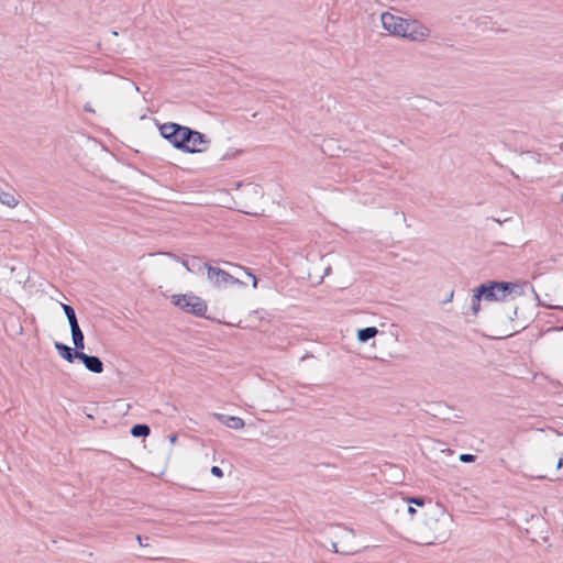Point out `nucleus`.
<instances>
[{"instance_id":"obj_14","label":"nucleus","mask_w":563,"mask_h":563,"mask_svg":"<svg viewBox=\"0 0 563 563\" xmlns=\"http://www.w3.org/2000/svg\"><path fill=\"white\" fill-rule=\"evenodd\" d=\"M130 433L134 438H146L151 433V428L145 423H136L131 428Z\"/></svg>"},{"instance_id":"obj_8","label":"nucleus","mask_w":563,"mask_h":563,"mask_svg":"<svg viewBox=\"0 0 563 563\" xmlns=\"http://www.w3.org/2000/svg\"><path fill=\"white\" fill-rule=\"evenodd\" d=\"M78 360L85 365L87 371L93 374H101L104 369L103 362L99 356L88 355L81 352Z\"/></svg>"},{"instance_id":"obj_9","label":"nucleus","mask_w":563,"mask_h":563,"mask_svg":"<svg viewBox=\"0 0 563 563\" xmlns=\"http://www.w3.org/2000/svg\"><path fill=\"white\" fill-rule=\"evenodd\" d=\"M54 346L59 356L68 363H74L76 360L79 358V355L81 354V351H79L78 349H73L59 341H56L54 343Z\"/></svg>"},{"instance_id":"obj_11","label":"nucleus","mask_w":563,"mask_h":563,"mask_svg":"<svg viewBox=\"0 0 563 563\" xmlns=\"http://www.w3.org/2000/svg\"><path fill=\"white\" fill-rule=\"evenodd\" d=\"M70 332H71V340H73V344H74L73 349H78L79 351L84 352L85 335H84V332L81 331L80 327L70 329Z\"/></svg>"},{"instance_id":"obj_28","label":"nucleus","mask_w":563,"mask_h":563,"mask_svg":"<svg viewBox=\"0 0 563 563\" xmlns=\"http://www.w3.org/2000/svg\"><path fill=\"white\" fill-rule=\"evenodd\" d=\"M85 111L86 112H93L92 108L89 104L85 106Z\"/></svg>"},{"instance_id":"obj_13","label":"nucleus","mask_w":563,"mask_h":563,"mask_svg":"<svg viewBox=\"0 0 563 563\" xmlns=\"http://www.w3.org/2000/svg\"><path fill=\"white\" fill-rule=\"evenodd\" d=\"M62 308L67 317L70 329L79 327L75 309L67 303H62Z\"/></svg>"},{"instance_id":"obj_1","label":"nucleus","mask_w":563,"mask_h":563,"mask_svg":"<svg viewBox=\"0 0 563 563\" xmlns=\"http://www.w3.org/2000/svg\"><path fill=\"white\" fill-rule=\"evenodd\" d=\"M192 262V268L188 267L189 261H183V265L187 268L189 272H202L203 269H207V277L208 280L216 287V288H223L228 285H243V283L225 272L224 269H221L217 266H212L210 263H203L201 260L197 256L191 257Z\"/></svg>"},{"instance_id":"obj_5","label":"nucleus","mask_w":563,"mask_h":563,"mask_svg":"<svg viewBox=\"0 0 563 563\" xmlns=\"http://www.w3.org/2000/svg\"><path fill=\"white\" fill-rule=\"evenodd\" d=\"M404 25L406 29L404 38L410 40L412 42H423L430 36L429 27L423 25L417 19H406L404 21Z\"/></svg>"},{"instance_id":"obj_26","label":"nucleus","mask_w":563,"mask_h":563,"mask_svg":"<svg viewBox=\"0 0 563 563\" xmlns=\"http://www.w3.org/2000/svg\"><path fill=\"white\" fill-rule=\"evenodd\" d=\"M453 296H454V290H451V291H450V294H449V295H446V299H445V300H443L442 302H443V303H446V302L452 301Z\"/></svg>"},{"instance_id":"obj_27","label":"nucleus","mask_w":563,"mask_h":563,"mask_svg":"<svg viewBox=\"0 0 563 563\" xmlns=\"http://www.w3.org/2000/svg\"><path fill=\"white\" fill-rule=\"evenodd\" d=\"M407 511L411 516L416 514V509L411 506V504H409Z\"/></svg>"},{"instance_id":"obj_4","label":"nucleus","mask_w":563,"mask_h":563,"mask_svg":"<svg viewBox=\"0 0 563 563\" xmlns=\"http://www.w3.org/2000/svg\"><path fill=\"white\" fill-rule=\"evenodd\" d=\"M479 294L484 295L486 301H503L510 295L512 285L506 284V282L488 280L478 285Z\"/></svg>"},{"instance_id":"obj_25","label":"nucleus","mask_w":563,"mask_h":563,"mask_svg":"<svg viewBox=\"0 0 563 563\" xmlns=\"http://www.w3.org/2000/svg\"><path fill=\"white\" fill-rule=\"evenodd\" d=\"M246 274L249 276H251L253 279V288H257V283H258L257 277L249 269L246 271Z\"/></svg>"},{"instance_id":"obj_6","label":"nucleus","mask_w":563,"mask_h":563,"mask_svg":"<svg viewBox=\"0 0 563 563\" xmlns=\"http://www.w3.org/2000/svg\"><path fill=\"white\" fill-rule=\"evenodd\" d=\"M405 20H406L405 18L394 15L390 12H384L380 15V21H382L383 27L389 34H391L394 36L402 37V38H404V35L406 34V29L404 25Z\"/></svg>"},{"instance_id":"obj_21","label":"nucleus","mask_w":563,"mask_h":563,"mask_svg":"<svg viewBox=\"0 0 563 563\" xmlns=\"http://www.w3.org/2000/svg\"><path fill=\"white\" fill-rule=\"evenodd\" d=\"M408 504H413L416 506L422 507L426 504V499L423 497H411L408 499Z\"/></svg>"},{"instance_id":"obj_12","label":"nucleus","mask_w":563,"mask_h":563,"mask_svg":"<svg viewBox=\"0 0 563 563\" xmlns=\"http://www.w3.org/2000/svg\"><path fill=\"white\" fill-rule=\"evenodd\" d=\"M377 333L378 329L376 327H366L357 331V340L362 343H365L375 338Z\"/></svg>"},{"instance_id":"obj_19","label":"nucleus","mask_w":563,"mask_h":563,"mask_svg":"<svg viewBox=\"0 0 563 563\" xmlns=\"http://www.w3.org/2000/svg\"><path fill=\"white\" fill-rule=\"evenodd\" d=\"M509 286L512 285V289H510V295L515 294L516 296H522L525 294V286L528 284L527 282H506Z\"/></svg>"},{"instance_id":"obj_7","label":"nucleus","mask_w":563,"mask_h":563,"mask_svg":"<svg viewBox=\"0 0 563 563\" xmlns=\"http://www.w3.org/2000/svg\"><path fill=\"white\" fill-rule=\"evenodd\" d=\"M183 131V125L174 122H167L159 126L161 135L167 140L175 148L177 147V141L179 134Z\"/></svg>"},{"instance_id":"obj_29","label":"nucleus","mask_w":563,"mask_h":563,"mask_svg":"<svg viewBox=\"0 0 563 563\" xmlns=\"http://www.w3.org/2000/svg\"><path fill=\"white\" fill-rule=\"evenodd\" d=\"M169 439H170V442H172V443H175V442H176V440H177V435H176V434H173V435H170V438H169Z\"/></svg>"},{"instance_id":"obj_17","label":"nucleus","mask_w":563,"mask_h":563,"mask_svg":"<svg viewBox=\"0 0 563 563\" xmlns=\"http://www.w3.org/2000/svg\"><path fill=\"white\" fill-rule=\"evenodd\" d=\"M532 292H533V298L537 300L538 306H541V307H544V308H548V309H555V310L563 311V306H558V305H552L550 302H544V300L541 299V297L539 296V294L536 291L534 288H532Z\"/></svg>"},{"instance_id":"obj_3","label":"nucleus","mask_w":563,"mask_h":563,"mask_svg":"<svg viewBox=\"0 0 563 563\" xmlns=\"http://www.w3.org/2000/svg\"><path fill=\"white\" fill-rule=\"evenodd\" d=\"M172 303L178 307L186 313H190L198 318H206L211 320L209 316H207V302L202 298L197 295L190 294H179L172 296Z\"/></svg>"},{"instance_id":"obj_23","label":"nucleus","mask_w":563,"mask_h":563,"mask_svg":"<svg viewBox=\"0 0 563 563\" xmlns=\"http://www.w3.org/2000/svg\"><path fill=\"white\" fill-rule=\"evenodd\" d=\"M136 539H137V541H139L141 547H148L150 545V543H148L150 538L148 537L142 538L141 536H136Z\"/></svg>"},{"instance_id":"obj_15","label":"nucleus","mask_w":563,"mask_h":563,"mask_svg":"<svg viewBox=\"0 0 563 563\" xmlns=\"http://www.w3.org/2000/svg\"><path fill=\"white\" fill-rule=\"evenodd\" d=\"M0 202L10 208H14L19 203V199L12 192L0 190Z\"/></svg>"},{"instance_id":"obj_24","label":"nucleus","mask_w":563,"mask_h":563,"mask_svg":"<svg viewBox=\"0 0 563 563\" xmlns=\"http://www.w3.org/2000/svg\"><path fill=\"white\" fill-rule=\"evenodd\" d=\"M333 547V551L335 553H342V554H350V553H356L357 551H341L339 548H338V544L336 543H333L332 544Z\"/></svg>"},{"instance_id":"obj_18","label":"nucleus","mask_w":563,"mask_h":563,"mask_svg":"<svg viewBox=\"0 0 563 563\" xmlns=\"http://www.w3.org/2000/svg\"><path fill=\"white\" fill-rule=\"evenodd\" d=\"M532 292H533V298L537 300L538 306H541V307H544V308H548V309H555V310L563 311V306H558V305H552L550 302H544V300L541 299V297L539 296V294L536 291L534 288H532Z\"/></svg>"},{"instance_id":"obj_10","label":"nucleus","mask_w":563,"mask_h":563,"mask_svg":"<svg viewBox=\"0 0 563 563\" xmlns=\"http://www.w3.org/2000/svg\"><path fill=\"white\" fill-rule=\"evenodd\" d=\"M213 417L219 421L220 423L227 426L230 429L239 430L244 428L245 422L242 418L236 416H228L223 413H213Z\"/></svg>"},{"instance_id":"obj_16","label":"nucleus","mask_w":563,"mask_h":563,"mask_svg":"<svg viewBox=\"0 0 563 563\" xmlns=\"http://www.w3.org/2000/svg\"><path fill=\"white\" fill-rule=\"evenodd\" d=\"M484 299V295L479 294L478 286L474 289V294L472 296V305L471 309L474 316H476L481 310V300Z\"/></svg>"},{"instance_id":"obj_20","label":"nucleus","mask_w":563,"mask_h":563,"mask_svg":"<svg viewBox=\"0 0 563 563\" xmlns=\"http://www.w3.org/2000/svg\"><path fill=\"white\" fill-rule=\"evenodd\" d=\"M477 459L476 455L470 453H463L460 455V461L463 463H473Z\"/></svg>"},{"instance_id":"obj_2","label":"nucleus","mask_w":563,"mask_h":563,"mask_svg":"<svg viewBox=\"0 0 563 563\" xmlns=\"http://www.w3.org/2000/svg\"><path fill=\"white\" fill-rule=\"evenodd\" d=\"M210 143L211 141L206 134L183 125L176 150L191 154L202 153L209 148Z\"/></svg>"},{"instance_id":"obj_30","label":"nucleus","mask_w":563,"mask_h":563,"mask_svg":"<svg viewBox=\"0 0 563 563\" xmlns=\"http://www.w3.org/2000/svg\"><path fill=\"white\" fill-rule=\"evenodd\" d=\"M188 261H189L188 267H189V268H192V262H191V258H190V260H188Z\"/></svg>"},{"instance_id":"obj_22","label":"nucleus","mask_w":563,"mask_h":563,"mask_svg":"<svg viewBox=\"0 0 563 563\" xmlns=\"http://www.w3.org/2000/svg\"><path fill=\"white\" fill-rule=\"evenodd\" d=\"M211 474L218 478H222L223 477V471L221 467L219 466H212L211 470H210Z\"/></svg>"}]
</instances>
